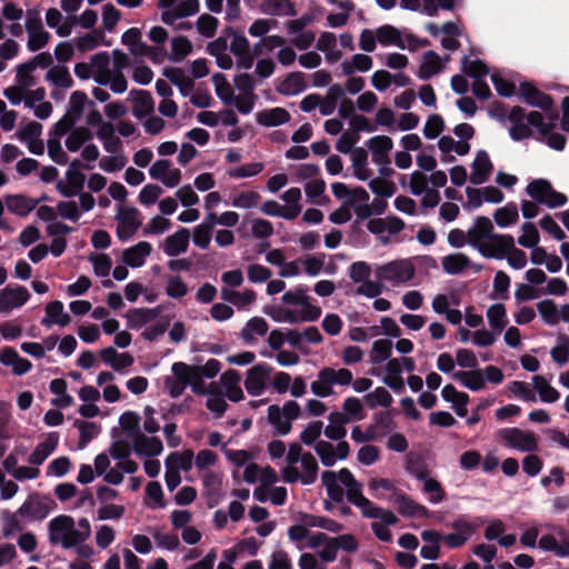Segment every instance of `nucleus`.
Wrapping results in <instances>:
<instances>
[{
	"label": "nucleus",
	"mask_w": 569,
	"mask_h": 569,
	"mask_svg": "<svg viewBox=\"0 0 569 569\" xmlns=\"http://www.w3.org/2000/svg\"><path fill=\"white\" fill-rule=\"evenodd\" d=\"M486 522L487 519L485 517H469L467 515H461L450 525L456 532L446 535L443 540L451 549L460 548Z\"/></svg>",
	"instance_id": "f257e3e1"
},
{
	"label": "nucleus",
	"mask_w": 569,
	"mask_h": 569,
	"mask_svg": "<svg viewBox=\"0 0 569 569\" xmlns=\"http://www.w3.org/2000/svg\"><path fill=\"white\" fill-rule=\"evenodd\" d=\"M300 413L299 403L295 400H288L282 409L278 405H271L268 408V421L276 428L277 435L286 436L292 429V421L298 419Z\"/></svg>",
	"instance_id": "f03ea898"
},
{
	"label": "nucleus",
	"mask_w": 569,
	"mask_h": 569,
	"mask_svg": "<svg viewBox=\"0 0 569 569\" xmlns=\"http://www.w3.org/2000/svg\"><path fill=\"white\" fill-rule=\"evenodd\" d=\"M57 507V502L51 497L34 492L29 495L17 513L30 521H41Z\"/></svg>",
	"instance_id": "7ed1b4c3"
},
{
	"label": "nucleus",
	"mask_w": 569,
	"mask_h": 569,
	"mask_svg": "<svg viewBox=\"0 0 569 569\" xmlns=\"http://www.w3.org/2000/svg\"><path fill=\"white\" fill-rule=\"evenodd\" d=\"M415 271V266L410 260L398 259L378 267L376 276L380 281L387 280L396 284L411 280Z\"/></svg>",
	"instance_id": "20e7f679"
},
{
	"label": "nucleus",
	"mask_w": 569,
	"mask_h": 569,
	"mask_svg": "<svg viewBox=\"0 0 569 569\" xmlns=\"http://www.w3.org/2000/svg\"><path fill=\"white\" fill-rule=\"evenodd\" d=\"M499 436L506 443L519 451L532 452L538 450V441L532 431H523L519 428H503L499 430Z\"/></svg>",
	"instance_id": "39448f33"
},
{
	"label": "nucleus",
	"mask_w": 569,
	"mask_h": 569,
	"mask_svg": "<svg viewBox=\"0 0 569 569\" xmlns=\"http://www.w3.org/2000/svg\"><path fill=\"white\" fill-rule=\"evenodd\" d=\"M273 368L266 363L260 362L253 367H251L247 371V377L244 380V388L250 396L258 397L263 393L266 390V383L269 379Z\"/></svg>",
	"instance_id": "423d86ee"
},
{
	"label": "nucleus",
	"mask_w": 569,
	"mask_h": 569,
	"mask_svg": "<svg viewBox=\"0 0 569 569\" xmlns=\"http://www.w3.org/2000/svg\"><path fill=\"white\" fill-rule=\"evenodd\" d=\"M519 98L528 106L549 111L555 102L550 94L539 90L535 83L523 81L519 87Z\"/></svg>",
	"instance_id": "0eeeda50"
},
{
	"label": "nucleus",
	"mask_w": 569,
	"mask_h": 569,
	"mask_svg": "<svg viewBox=\"0 0 569 569\" xmlns=\"http://www.w3.org/2000/svg\"><path fill=\"white\" fill-rule=\"evenodd\" d=\"M139 210L134 207L120 208L116 219L119 221L117 227V237L120 241L131 238L140 228L141 221L138 219Z\"/></svg>",
	"instance_id": "6e6552de"
},
{
	"label": "nucleus",
	"mask_w": 569,
	"mask_h": 569,
	"mask_svg": "<svg viewBox=\"0 0 569 569\" xmlns=\"http://www.w3.org/2000/svg\"><path fill=\"white\" fill-rule=\"evenodd\" d=\"M30 299V292L23 286H7L0 290V313H8L20 308Z\"/></svg>",
	"instance_id": "1a4fd4ad"
},
{
	"label": "nucleus",
	"mask_w": 569,
	"mask_h": 569,
	"mask_svg": "<svg viewBox=\"0 0 569 569\" xmlns=\"http://www.w3.org/2000/svg\"><path fill=\"white\" fill-rule=\"evenodd\" d=\"M525 118L526 110L520 106H515L509 111L508 120L512 124L509 129V134L515 141H521L532 136V130L528 123H525Z\"/></svg>",
	"instance_id": "9d476101"
},
{
	"label": "nucleus",
	"mask_w": 569,
	"mask_h": 569,
	"mask_svg": "<svg viewBox=\"0 0 569 569\" xmlns=\"http://www.w3.org/2000/svg\"><path fill=\"white\" fill-rule=\"evenodd\" d=\"M366 146L372 153V161L377 164H390L389 152L393 147L392 139L388 136L370 138Z\"/></svg>",
	"instance_id": "9b49d317"
},
{
	"label": "nucleus",
	"mask_w": 569,
	"mask_h": 569,
	"mask_svg": "<svg viewBox=\"0 0 569 569\" xmlns=\"http://www.w3.org/2000/svg\"><path fill=\"white\" fill-rule=\"evenodd\" d=\"M74 525V519L68 515H59L50 520L48 525L49 541L52 546L61 545Z\"/></svg>",
	"instance_id": "f8f14e48"
},
{
	"label": "nucleus",
	"mask_w": 569,
	"mask_h": 569,
	"mask_svg": "<svg viewBox=\"0 0 569 569\" xmlns=\"http://www.w3.org/2000/svg\"><path fill=\"white\" fill-rule=\"evenodd\" d=\"M472 172L470 174V182L473 184H482L485 183L492 170L493 164L489 158V154L486 150H479L476 153V158L471 164Z\"/></svg>",
	"instance_id": "ddd939ff"
},
{
	"label": "nucleus",
	"mask_w": 569,
	"mask_h": 569,
	"mask_svg": "<svg viewBox=\"0 0 569 569\" xmlns=\"http://www.w3.org/2000/svg\"><path fill=\"white\" fill-rule=\"evenodd\" d=\"M472 229L476 230L486 240H489L490 242H492L496 248L500 243L501 244H508L510 242L512 243L511 234H501V233L493 232V230H495L493 224L488 217H485V216L477 217Z\"/></svg>",
	"instance_id": "4468645a"
},
{
	"label": "nucleus",
	"mask_w": 569,
	"mask_h": 569,
	"mask_svg": "<svg viewBox=\"0 0 569 569\" xmlns=\"http://www.w3.org/2000/svg\"><path fill=\"white\" fill-rule=\"evenodd\" d=\"M190 240V231L180 228L173 234L168 236L163 242V252L169 257H178L187 251Z\"/></svg>",
	"instance_id": "2eb2a0df"
},
{
	"label": "nucleus",
	"mask_w": 569,
	"mask_h": 569,
	"mask_svg": "<svg viewBox=\"0 0 569 569\" xmlns=\"http://www.w3.org/2000/svg\"><path fill=\"white\" fill-rule=\"evenodd\" d=\"M130 97L133 100L132 113L138 119H143L154 111V100L147 90L132 89Z\"/></svg>",
	"instance_id": "dca6fc26"
},
{
	"label": "nucleus",
	"mask_w": 569,
	"mask_h": 569,
	"mask_svg": "<svg viewBox=\"0 0 569 569\" xmlns=\"http://www.w3.org/2000/svg\"><path fill=\"white\" fill-rule=\"evenodd\" d=\"M151 251L152 247L149 242L140 241L123 250L122 261L131 268H139L143 266L146 258L151 253Z\"/></svg>",
	"instance_id": "f3484780"
},
{
	"label": "nucleus",
	"mask_w": 569,
	"mask_h": 569,
	"mask_svg": "<svg viewBox=\"0 0 569 569\" xmlns=\"http://www.w3.org/2000/svg\"><path fill=\"white\" fill-rule=\"evenodd\" d=\"M395 503L397 505L398 512L403 517H428L429 510L412 500L405 492H396Z\"/></svg>",
	"instance_id": "a211bd4d"
},
{
	"label": "nucleus",
	"mask_w": 569,
	"mask_h": 569,
	"mask_svg": "<svg viewBox=\"0 0 569 569\" xmlns=\"http://www.w3.org/2000/svg\"><path fill=\"white\" fill-rule=\"evenodd\" d=\"M133 450L140 456L154 457L162 452L163 445L159 437H147L141 432L133 439Z\"/></svg>",
	"instance_id": "6ab92c4d"
},
{
	"label": "nucleus",
	"mask_w": 569,
	"mask_h": 569,
	"mask_svg": "<svg viewBox=\"0 0 569 569\" xmlns=\"http://www.w3.org/2000/svg\"><path fill=\"white\" fill-rule=\"evenodd\" d=\"M59 442L57 432H50L46 440L40 442L28 458L29 463L40 466L56 450Z\"/></svg>",
	"instance_id": "aec40b11"
},
{
	"label": "nucleus",
	"mask_w": 569,
	"mask_h": 569,
	"mask_svg": "<svg viewBox=\"0 0 569 569\" xmlns=\"http://www.w3.org/2000/svg\"><path fill=\"white\" fill-rule=\"evenodd\" d=\"M162 74L176 87H178L181 96L187 97L194 88V81L184 74L183 69L178 67L164 68Z\"/></svg>",
	"instance_id": "412c9836"
},
{
	"label": "nucleus",
	"mask_w": 569,
	"mask_h": 569,
	"mask_svg": "<svg viewBox=\"0 0 569 569\" xmlns=\"http://www.w3.org/2000/svg\"><path fill=\"white\" fill-rule=\"evenodd\" d=\"M6 206L8 210L19 217L28 216L38 206V201L24 194H8L6 196Z\"/></svg>",
	"instance_id": "4be33fe9"
},
{
	"label": "nucleus",
	"mask_w": 569,
	"mask_h": 569,
	"mask_svg": "<svg viewBox=\"0 0 569 569\" xmlns=\"http://www.w3.org/2000/svg\"><path fill=\"white\" fill-rule=\"evenodd\" d=\"M290 118V113L281 107H274L256 113L257 123L263 127H277L289 122Z\"/></svg>",
	"instance_id": "5701e85b"
},
{
	"label": "nucleus",
	"mask_w": 569,
	"mask_h": 569,
	"mask_svg": "<svg viewBox=\"0 0 569 569\" xmlns=\"http://www.w3.org/2000/svg\"><path fill=\"white\" fill-rule=\"evenodd\" d=\"M160 307L133 308L127 312L126 318L128 319L129 328L140 329L149 321L156 319L160 315Z\"/></svg>",
	"instance_id": "b1692460"
},
{
	"label": "nucleus",
	"mask_w": 569,
	"mask_h": 569,
	"mask_svg": "<svg viewBox=\"0 0 569 569\" xmlns=\"http://www.w3.org/2000/svg\"><path fill=\"white\" fill-rule=\"evenodd\" d=\"M496 254H501L499 260L508 257V262L513 269H522L527 264L526 252L515 247V239L508 244H499L495 251Z\"/></svg>",
	"instance_id": "393cba45"
},
{
	"label": "nucleus",
	"mask_w": 569,
	"mask_h": 569,
	"mask_svg": "<svg viewBox=\"0 0 569 569\" xmlns=\"http://www.w3.org/2000/svg\"><path fill=\"white\" fill-rule=\"evenodd\" d=\"M260 11L270 16H290L295 17L297 10L291 0H261Z\"/></svg>",
	"instance_id": "a878e982"
},
{
	"label": "nucleus",
	"mask_w": 569,
	"mask_h": 569,
	"mask_svg": "<svg viewBox=\"0 0 569 569\" xmlns=\"http://www.w3.org/2000/svg\"><path fill=\"white\" fill-rule=\"evenodd\" d=\"M66 177L68 184L60 181L57 183V190L67 198L77 196L83 189L86 176L82 172L67 171Z\"/></svg>",
	"instance_id": "bb28decb"
},
{
	"label": "nucleus",
	"mask_w": 569,
	"mask_h": 569,
	"mask_svg": "<svg viewBox=\"0 0 569 569\" xmlns=\"http://www.w3.org/2000/svg\"><path fill=\"white\" fill-rule=\"evenodd\" d=\"M453 379L461 382V385L471 391H480L486 386V379L482 370L473 369L469 371H457L453 373Z\"/></svg>",
	"instance_id": "cd10ccee"
},
{
	"label": "nucleus",
	"mask_w": 569,
	"mask_h": 569,
	"mask_svg": "<svg viewBox=\"0 0 569 569\" xmlns=\"http://www.w3.org/2000/svg\"><path fill=\"white\" fill-rule=\"evenodd\" d=\"M306 88L305 74L300 71H296L289 73L277 90L283 96H295L305 91Z\"/></svg>",
	"instance_id": "c85d7f7f"
},
{
	"label": "nucleus",
	"mask_w": 569,
	"mask_h": 569,
	"mask_svg": "<svg viewBox=\"0 0 569 569\" xmlns=\"http://www.w3.org/2000/svg\"><path fill=\"white\" fill-rule=\"evenodd\" d=\"M441 69L442 63L439 54L430 50L423 54V59L418 71V77L422 80H428L435 74L439 73Z\"/></svg>",
	"instance_id": "c756f323"
},
{
	"label": "nucleus",
	"mask_w": 569,
	"mask_h": 569,
	"mask_svg": "<svg viewBox=\"0 0 569 569\" xmlns=\"http://www.w3.org/2000/svg\"><path fill=\"white\" fill-rule=\"evenodd\" d=\"M485 238L481 237L476 230H473L472 228H470L468 231H467V242L468 244H470L471 247L476 248L479 253L487 258V259H491V258H500L501 254H496L495 251H496V247L492 242H490L489 240L488 241H483Z\"/></svg>",
	"instance_id": "7c9ffc66"
},
{
	"label": "nucleus",
	"mask_w": 569,
	"mask_h": 569,
	"mask_svg": "<svg viewBox=\"0 0 569 569\" xmlns=\"http://www.w3.org/2000/svg\"><path fill=\"white\" fill-rule=\"evenodd\" d=\"M177 362L171 366L173 377L168 376L164 379V387L167 388L169 396L173 399L180 397L188 386V381L181 373L180 369H177Z\"/></svg>",
	"instance_id": "2f4dec72"
},
{
	"label": "nucleus",
	"mask_w": 569,
	"mask_h": 569,
	"mask_svg": "<svg viewBox=\"0 0 569 569\" xmlns=\"http://www.w3.org/2000/svg\"><path fill=\"white\" fill-rule=\"evenodd\" d=\"M441 264L448 274H459L470 266V259L461 252L450 253L442 258Z\"/></svg>",
	"instance_id": "473e14b6"
},
{
	"label": "nucleus",
	"mask_w": 569,
	"mask_h": 569,
	"mask_svg": "<svg viewBox=\"0 0 569 569\" xmlns=\"http://www.w3.org/2000/svg\"><path fill=\"white\" fill-rule=\"evenodd\" d=\"M377 40L382 46L393 44L400 49H406L400 30L391 24H383L377 29Z\"/></svg>",
	"instance_id": "72a5a7b5"
},
{
	"label": "nucleus",
	"mask_w": 569,
	"mask_h": 569,
	"mask_svg": "<svg viewBox=\"0 0 569 569\" xmlns=\"http://www.w3.org/2000/svg\"><path fill=\"white\" fill-rule=\"evenodd\" d=\"M319 378L327 383L348 386L352 382L353 376L349 369L323 368L319 372Z\"/></svg>",
	"instance_id": "f704fd0d"
},
{
	"label": "nucleus",
	"mask_w": 569,
	"mask_h": 569,
	"mask_svg": "<svg viewBox=\"0 0 569 569\" xmlns=\"http://www.w3.org/2000/svg\"><path fill=\"white\" fill-rule=\"evenodd\" d=\"M461 71L475 80H481L489 73V68L482 60H471L469 57L463 56L461 59Z\"/></svg>",
	"instance_id": "c9c22d12"
},
{
	"label": "nucleus",
	"mask_w": 569,
	"mask_h": 569,
	"mask_svg": "<svg viewBox=\"0 0 569 569\" xmlns=\"http://www.w3.org/2000/svg\"><path fill=\"white\" fill-rule=\"evenodd\" d=\"M321 480L327 489L328 497L337 503L342 502L345 497V490L337 482V473L335 471L329 470L325 471L322 472Z\"/></svg>",
	"instance_id": "e433bc0d"
},
{
	"label": "nucleus",
	"mask_w": 569,
	"mask_h": 569,
	"mask_svg": "<svg viewBox=\"0 0 569 569\" xmlns=\"http://www.w3.org/2000/svg\"><path fill=\"white\" fill-rule=\"evenodd\" d=\"M268 329L269 326L263 318L253 317L246 323L244 328L241 330L240 336L247 343H250L254 339L253 333L262 337L268 332Z\"/></svg>",
	"instance_id": "4c0bfd02"
},
{
	"label": "nucleus",
	"mask_w": 569,
	"mask_h": 569,
	"mask_svg": "<svg viewBox=\"0 0 569 569\" xmlns=\"http://www.w3.org/2000/svg\"><path fill=\"white\" fill-rule=\"evenodd\" d=\"M493 219L499 227H508L515 224L519 219L518 208L515 202L498 208L493 213Z\"/></svg>",
	"instance_id": "58836bf2"
},
{
	"label": "nucleus",
	"mask_w": 569,
	"mask_h": 569,
	"mask_svg": "<svg viewBox=\"0 0 569 569\" xmlns=\"http://www.w3.org/2000/svg\"><path fill=\"white\" fill-rule=\"evenodd\" d=\"M192 51L191 41L184 36L174 37L171 41V53L169 59L172 62H180Z\"/></svg>",
	"instance_id": "ea45409f"
},
{
	"label": "nucleus",
	"mask_w": 569,
	"mask_h": 569,
	"mask_svg": "<svg viewBox=\"0 0 569 569\" xmlns=\"http://www.w3.org/2000/svg\"><path fill=\"white\" fill-rule=\"evenodd\" d=\"M212 81L216 88V94L227 106L232 104L234 92L223 73H214Z\"/></svg>",
	"instance_id": "a19ab883"
},
{
	"label": "nucleus",
	"mask_w": 569,
	"mask_h": 569,
	"mask_svg": "<svg viewBox=\"0 0 569 569\" xmlns=\"http://www.w3.org/2000/svg\"><path fill=\"white\" fill-rule=\"evenodd\" d=\"M92 139L91 131L86 127L74 128L66 139V147L70 152H77L83 143Z\"/></svg>",
	"instance_id": "79ce46f5"
},
{
	"label": "nucleus",
	"mask_w": 569,
	"mask_h": 569,
	"mask_svg": "<svg viewBox=\"0 0 569 569\" xmlns=\"http://www.w3.org/2000/svg\"><path fill=\"white\" fill-rule=\"evenodd\" d=\"M392 353V342L388 339H379L372 343L370 362L379 365L389 360Z\"/></svg>",
	"instance_id": "37998d69"
},
{
	"label": "nucleus",
	"mask_w": 569,
	"mask_h": 569,
	"mask_svg": "<svg viewBox=\"0 0 569 569\" xmlns=\"http://www.w3.org/2000/svg\"><path fill=\"white\" fill-rule=\"evenodd\" d=\"M87 103L93 104V102L88 101L86 92L80 90L73 91L70 96L67 114L78 121L82 117Z\"/></svg>",
	"instance_id": "c03bdc74"
},
{
	"label": "nucleus",
	"mask_w": 569,
	"mask_h": 569,
	"mask_svg": "<svg viewBox=\"0 0 569 569\" xmlns=\"http://www.w3.org/2000/svg\"><path fill=\"white\" fill-rule=\"evenodd\" d=\"M301 465L305 473H302L301 483L305 486L312 485L316 482L318 477V462L310 452H303L301 457Z\"/></svg>",
	"instance_id": "a18cd8bd"
},
{
	"label": "nucleus",
	"mask_w": 569,
	"mask_h": 569,
	"mask_svg": "<svg viewBox=\"0 0 569 569\" xmlns=\"http://www.w3.org/2000/svg\"><path fill=\"white\" fill-rule=\"evenodd\" d=\"M487 318L490 327L497 331L501 332L506 325V307L503 303H495L490 306L487 310Z\"/></svg>",
	"instance_id": "49530a36"
},
{
	"label": "nucleus",
	"mask_w": 569,
	"mask_h": 569,
	"mask_svg": "<svg viewBox=\"0 0 569 569\" xmlns=\"http://www.w3.org/2000/svg\"><path fill=\"white\" fill-rule=\"evenodd\" d=\"M119 423L126 432L127 437L132 440L137 438L139 433H141L139 426L140 417L133 411L123 412L119 418Z\"/></svg>",
	"instance_id": "de8ad7c7"
},
{
	"label": "nucleus",
	"mask_w": 569,
	"mask_h": 569,
	"mask_svg": "<svg viewBox=\"0 0 569 569\" xmlns=\"http://www.w3.org/2000/svg\"><path fill=\"white\" fill-rule=\"evenodd\" d=\"M193 452L192 450H186L182 453L171 452L166 459V466L171 467L176 470L188 471L192 467Z\"/></svg>",
	"instance_id": "09e8293b"
},
{
	"label": "nucleus",
	"mask_w": 569,
	"mask_h": 569,
	"mask_svg": "<svg viewBox=\"0 0 569 569\" xmlns=\"http://www.w3.org/2000/svg\"><path fill=\"white\" fill-rule=\"evenodd\" d=\"M221 296L223 300L230 301L239 308L249 306L256 300V292L251 289H247L242 293L222 289Z\"/></svg>",
	"instance_id": "8fccbe9b"
},
{
	"label": "nucleus",
	"mask_w": 569,
	"mask_h": 569,
	"mask_svg": "<svg viewBox=\"0 0 569 569\" xmlns=\"http://www.w3.org/2000/svg\"><path fill=\"white\" fill-rule=\"evenodd\" d=\"M552 184L546 179H536L528 183L526 192L538 203H543Z\"/></svg>",
	"instance_id": "3c124183"
},
{
	"label": "nucleus",
	"mask_w": 569,
	"mask_h": 569,
	"mask_svg": "<svg viewBox=\"0 0 569 569\" xmlns=\"http://www.w3.org/2000/svg\"><path fill=\"white\" fill-rule=\"evenodd\" d=\"M533 382L541 401L552 403L560 398L559 391L550 386L542 376H535Z\"/></svg>",
	"instance_id": "603ef678"
},
{
	"label": "nucleus",
	"mask_w": 569,
	"mask_h": 569,
	"mask_svg": "<svg viewBox=\"0 0 569 569\" xmlns=\"http://www.w3.org/2000/svg\"><path fill=\"white\" fill-rule=\"evenodd\" d=\"M537 310L540 313L545 323L555 326L559 322V309L551 299H545L537 303Z\"/></svg>",
	"instance_id": "864d4df0"
},
{
	"label": "nucleus",
	"mask_w": 569,
	"mask_h": 569,
	"mask_svg": "<svg viewBox=\"0 0 569 569\" xmlns=\"http://www.w3.org/2000/svg\"><path fill=\"white\" fill-rule=\"evenodd\" d=\"M367 406L371 409L377 406L390 407L393 399L390 392L383 387H377L372 392L365 396Z\"/></svg>",
	"instance_id": "5fc2aeb1"
},
{
	"label": "nucleus",
	"mask_w": 569,
	"mask_h": 569,
	"mask_svg": "<svg viewBox=\"0 0 569 569\" xmlns=\"http://www.w3.org/2000/svg\"><path fill=\"white\" fill-rule=\"evenodd\" d=\"M73 426L78 428L80 432L78 441L79 449H84L88 443L98 435L97 425L94 422L76 420Z\"/></svg>",
	"instance_id": "6e6d98bb"
},
{
	"label": "nucleus",
	"mask_w": 569,
	"mask_h": 569,
	"mask_svg": "<svg viewBox=\"0 0 569 569\" xmlns=\"http://www.w3.org/2000/svg\"><path fill=\"white\" fill-rule=\"evenodd\" d=\"M47 79L50 80L56 87L59 88H71L73 86V80L69 73L67 67H54L51 68L47 72Z\"/></svg>",
	"instance_id": "4d7b16f0"
},
{
	"label": "nucleus",
	"mask_w": 569,
	"mask_h": 569,
	"mask_svg": "<svg viewBox=\"0 0 569 569\" xmlns=\"http://www.w3.org/2000/svg\"><path fill=\"white\" fill-rule=\"evenodd\" d=\"M100 42L106 46H110V42L104 41V34L100 30H93L91 33H87L80 37L77 41V48L79 51H89L96 49Z\"/></svg>",
	"instance_id": "13d9d810"
},
{
	"label": "nucleus",
	"mask_w": 569,
	"mask_h": 569,
	"mask_svg": "<svg viewBox=\"0 0 569 569\" xmlns=\"http://www.w3.org/2000/svg\"><path fill=\"white\" fill-rule=\"evenodd\" d=\"M406 469L411 476L416 477L420 481L426 480L429 476V470L425 461L418 456L409 455L407 457Z\"/></svg>",
	"instance_id": "bf43d9fd"
},
{
	"label": "nucleus",
	"mask_w": 569,
	"mask_h": 569,
	"mask_svg": "<svg viewBox=\"0 0 569 569\" xmlns=\"http://www.w3.org/2000/svg\"><path fill=\"white\" fill-rule=\"evenodd\" d=\"M264 313L271 317L278 322L298 323V312L291 309H284L281 307H267Z\"/></svg>",
	"instance_id": "052dcab7"
},
{
	"label": "nucleus",
	"mask_w": 569,
	"mask_h": 569,
	"mask_svg": "<svg viewBox=\"0 0 569 569\" xmlns=\"http://www.w3.org/2000/svg\"><path fill=\"white\" fill-rule=\"evenodd\" d=\"M522 231V234L518 238V243L525 248L536 247L539 242V231L535 223L525 222Z\"/></svg>",
	"instance_id": "680f3d73"
},
{
	"label": "nucleus",
	"mask_w": 569,
	"mask_h": 569,
	"mask_svg": "<svg viewBox=\"0 0 569 569\" xmlns=\"http://www.w3.org/2000/svg\"><path fill=\"white\" fill-rule=\"evenodd\" d=\"M559 345L551 349V357L555 362L563 366L569 360V337L567 335H560Z\"/></svg>",
	"instance_id": "e2e57ef3"
},
{
	"label": "nucleus",
	"mask_w": 569,
	"mask_h": 569,
	"mask_svg": "<svg viewBox=\"0 0 569 569\" xmlns=\"http://www.w3.org/2000/svg\"><path fill=\"white\" fill-rule=\"evenodd\" d=\"M218 24L219 20L208 13L201 14L197 20V29L206 38H212L216 34Z\"/></svg>",
	"instance_id": "0e129e2a"
},
{
	"label": "nucleus",
	"mask_w": 569,
	"mask_h": 569,
	"mask_svg": "<svg viewBox=\"0 0 569 569\" xmlns=\"http://www.w3.org/2000/svg\"><path fill=\"white\" fill-rule=\"evenodd\" d=\"M315 450L323 466L332 467L336 463V452L332 443L320 440L316 443Z\"/></svg>",
	"instance_id": "69168bd1"
},
{
	"label": "nucleus",
	"mask_w": 569,
	"mask_h": 569,
	"mask_svg": "<svg viewBox=\"0 0 569 569\" xmlns=\"http://www.w3.org/2000/svg\"><path fill=\"white\" fill-rule=\"evenodd\" d=\"M370 190L380 197L390 198L396 192V184L383 178H375L369 182Z\"/></svg>",
	"instance_id": "338daca9"
},
{
	"label": "nucleus",
	"mask_w": 569,
	"mask_h": 569,
	"mask_svg": "<svg viewBox=\"0 0 569 569\" xmlns=\"http://www.w3.org/2000/svg\"><path fill=\"white\" fill-rule=\"evenodd\" d=\"M189 289L187 283L180 276H172L168 279L166 293L173 299H181L188 293Z\"/></svg>",
	"instance_id": "774afa93"
}]
</instances>
